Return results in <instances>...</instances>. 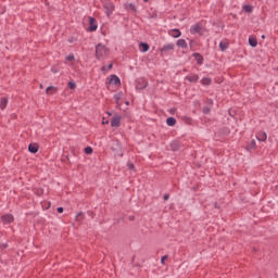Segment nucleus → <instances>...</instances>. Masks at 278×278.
Listing matches in <instances>:
<instances>
[{
	"label": "nucleus",
	"instance_id": "obj_1",
	"mask_svg": "<svg viewBox=\"0 0 278 278\" xmlns=\"http://www.w3.org/2000/svg\"><path fill=\"white\" fill-rule=\"evenodd\" d=\"M111 151H113L114 157H123V151H125V146L123 144V142H121V140H113L111 144Z\"/></svg>",
	"mask_w": 278,
	"mask_h": 278
},
{
	"label": "nucleus",
	"instance_id": "obj_2",
	"mask_svg": "<svg viewBox=\"0 0 278 278\" xmlns=\"http://www.w3.org/2000/svg\"><path fill=\"white\" fill-rule=\"evenodd\" d=\"M108 55V48L103 46L102 43H98L96 46V58L97 60H102V58H105Z\"/></svg>",
	"mask_w": 278,
	"mask_h": 278
},
{
	"label": "nucleus",
	"instance_id": "obj_3",
	"mask_svg": "<svg viewBox=\"0 0 278 278\" xmlns=\"http://www.w3.org/2000/svg\"><path fill=\"white\" fill-rule=\"evenodd\" d=\"M103 9L105 10V14L106 16H112L113 12H114V3H112V1L108 0L103 3Z\"/></svg>",
	"mask_w": 278,
	"mask_h": 278
},
{
	"label": "nucleus",
	"instance_id": "obj_4",
	"mask_svg": "<svg viewBox=\"0 0 278 278\" xmlns=\"http://www.w3.org/2000/svg\"><path fill=\"white\" fill-rule=\"evenodd\" d=\"M147 86H149V81H147V79H144V78H139L137 80L136 89L144 90V88H147Z\"/></svg>",
	"mask_w": 278,
	"mask_h": 278
},
{
	"label": "nucleus",
	"instance_id": "obj_5",
	"mask_svg": "<svg viewBox=\"0 0 278 278\" xmlns=\"http://www.w3.org/2000/svg\"><path fill=\"white\" fill-rule=\"evenodd\" d=\"M169 151H179L181 149V142L179 140H173L169 142V148H167Z\"/></svg>",
	"mask_w": 278,
	"mask_h": 278
},
{
	"label": "nucleus",
	"instance_id": "obj_6",
	"mask_svg": "<svg viewBox=\"0 0 278 278\" xmlns=\"http://www.w3.org/2000/svg\"><path fill=\"white\" fill-rule=\"evenodd\" d=\"M38 151H40V144L36 142H31L28 144V152L36 154Z\"/></svg>",
	"mask_w": 278,
	"mask_h": 278
},
{
	"label": "nucleus",
	"instance_id": "obj_7",
	"mask_svg": "<svg viewBox=\"0 0 278 278\" xmlns=\"http://www.w3.org/2000/svg\"><path fill=\"white\" fill-rule=\"evenodd\" d=\"M1 222L7 223L8 225H10V223H14V215L4 214V215L1 216Z\"/></svg>",
	"mask_w": 278,
	"mask_h": 278
},
{
	"label": "nucleus",
	"instance_id": "obj_8",
	"mask_svg": "<svg viewBox=\"0 0 278 278\" xmlns=\"http://www.w3.org/2000/svg\"><path fill=\"white\" fill-rule=\"evenodd\" d=\"M97 20H94V17H89V31H97Z\"/></svg>",
	"mask_w": 278,
	"mask_h": 278
},
{
	"label": "nucleus",
	"instance_id": "obj_9",
	"mask_svg": "<svg viewBox=\"0 0 278 278\" xmlns=\"http://www.w3.org/2000/svg\"><path fill=\"white\" fill-rule=\"evenodd\" d=\"M175 49V43H167L161 48V53H168Z\"/></svg>",
	"mask_w": 278,
	"mask_h": 278
},
{
	"label": "nucleus",
	"instance_id": "obj_10",
	"mask_svg": "<svg viewBox=\"0 0 278 278\" xmlns=\"http://www.w3.org/2000/svg\"><path fill=\"white\" fill-rule=\"evenodd\" d=\"M109 84H113L114 86H121V78L116 76V74L111 75V79Z\"/></svg>",
	"mask_w": 278,
	"mask_h": 278
},
{
	"label": "nucleus",
	"instance_id": "obj_11",
	"mask_svg": "<svg viewBox=\"0 0 278 278\" xmlns=\"http://www.w3.org/2000/svg\"><path fill=\"white\" fill-rule=\"evenodd\" d=\"M111 127H121V116L115 115L111 121Z\"/></svg>",
	"mask_w": 278,
	"mask_h": 278
},
{
	"label": "nucleus",
	"instance_id": "obj_12",
	"mask_svg": "<svg viewBox=\"0 0 278 278\" xmlns=\"http://www.w3.org/2000/svg\"><path fill=\"white\" fill-rule=\"evenodd\" d=\"M185 79H187V81H190V84H197L199 81V75L193 74L191 76L185 77Z\"/></svg>",
	"mask_w": 278,
	"mask_h": 278
},
{
	"label": "nucleus",
	"instance_id": "obj_13",
	"mask_svg": "<svg viewBox=\"0 0 278 278\" xmlns=\"http://www.w3.org/2000/svg\"><path fill=\"white\" fill-rule=\"evenodd\" d=\"M169 36H172V38H179L181 36V30L174 28L169 30Z\"/></svg>",
	"mask_w": 278,
	"mask_h": 278
},
{
	"label": "nucleus",
	"instance_id": "obj_14",
	"mask_svg": "<svg viewBox=\"0 0 278 278\" xmlns=\"http://www.w3.org/2000/svg\"><path fill=\"white\" fill-rule=\"evenodd\" d=\"M193 58L197 62V64H199V66H201V64H203V55H201V53H193Z\"/></svg>",
	"mask_w": 278,
	"mask_h": 278
},
{
	"label": "nucleus",
	"instance_id": "obj_15",
	"mask_svg": "<svg viewBox=\"0 0 278 278\" xmlns=\"http://www.w3.org/2000/svg\"><path fill=\"white\" fill-rule=\"evenodd\" d=\"M125 10H128L130 12H137L138 9L136 8V4L134 3H125L124 4Z\"/></svg>",
	"mask_w": 278,
	"mask_h": 278
},
{
	"label": "nucleus",
	"instance_id": "obj_16",
	"mask_svg": "<svg viewBox=\"0 0 278 278\" xmlns=\"http://www.w3.org/2000/svg\"><path fill=\"white\" fill-rule=\"evenodd\" d=\"M201 33V25L194 24L190 28V34H200Z\"/></svg>",
	"mask_w": 278,
	"mask_h": 278
},
{
	"label": "nucleus",
	"instance_id": "obj_17",
	"mask_svg": "<svg viewBox=\"0 0 278 278\" xmlns=\"http://www.w3.org/2000/svg\"><path fill=\"white\" fill-rule=\"evenodd\" d=\"M176 45L177 47H180V49H188V42H186V39H178Z\"/></svg>",
	"mask_w": 278,
	"mask_h": 278
},
{
	"label": "nucleus",
	"instance_id": "obj_18",
	"mask_svg": "<svg viewBox=\"0 0 278 278\" xmlns=\"http://www.w3.org/2000/svg\"><path fill=\"white\" fill-rule=\"evenodd\" d=\"M139 50L141 51V53H147V51H149V43L140 42L139 43Z\"/></svg>",
	"mask_w": 278,
	"mask_h": 278
},
{
	"label": "nucleus",
	"instance_id": "obj_19",
	"mask_svg": "<svg viewBox=\"0 0 278 278\" xmlns=\"http://www.w3.org/2000/svg\"><path fill=\"white\" fill-rule=\"evenodd\" d=\"M58 93V88L54 87V86H49L47 89H46V94H55Z\"/></svg>",
	"mask_w": 278,
	"mask_h": 278
},
{
	"label": "nucleus",
	"instance_id": "obj_20",
	"mask_svg": "<svg viewBox=\"0 0 278 278\" xmlns=\"http://www.w3.org/2000/svg\"><path fill=\"white\" fill-rule=\"evenodd\" d=\"M114 99H115V101H116L117 108H121V99H123V92L121 91V92H118V93H115V94H114Z\"/></svg>",
	"mask_w": 278,
	"mask_h": 278
},
{
	"label": "nucleus",
	"instance_id": "obj_21",
	"mask_svg": "<svg viewBox=\"0 0 278 278\" xmlns=\"http://www.w3.org/2000/svg\"><path fill=\"white\" fill-rule=\"evenodd\" d=\"M8 98L3 97L0 99V110H5L8 108Z\"/></svg>",
	"mask_w": 278,
	"mask_h": 278
},
{
	"label": "nucleus",
	"instance_id": "obj_22",
	"mask_svg": "<svg viewBox=\"0 0 278 278\" xmlns=\"http://www.w3.org/2000/svg\"><path fill=\"white\" fill-rule=\"evenodd\" d=\"M166 123H167L168 127H175V125H177V119H175V117H168L166 119Z\"/></svg>",
	"mask_w": 278,
	"mask_h": 278
},
{
	"label": "nucleus",
	"instance_id": "obj_23",
	"mask_svg": "<svg viewBox=\"0 0 278 278\" xmlns=\"http://www.w3.org/2000/svg\"><path fill=\"white\" fill-rule=\"evenodd\" d=\"M256 143H255V140H252L251 142H250V144H248V146H245V149H247V151H253V150H255L256 149Z\"/></svg>",
	"mask_w": 278,
	"mask_h": 278
},
{
	"label": "nucleus",
	"instance_id": "obj_24",
	"mask_svg": "<svg viewBox=\"0 0 278 278\" xmlns=\"http://www.w3.org/2000/svg\"><path fill=\"white\" fill-rule=\"evenodd\" d=\"M219 48H220V51H227V49H229V43L220 41Z\"/></svg>",
	"mask_w": 278,
	"mask_h": 278
},
{
	"label": "nucleus",
	"instance_id": "obj_25",
	"mask_svg": "<svg viewBox=\"0 0 278 278\" xmlns=\"http://www.w3.org/2000/svg\"><path fill=\"white\" fill-rule=\"evenodd\" d=\"M201 84H202V86H210L212 84V79L204 77L201 79Z\"/></svg>",
	"mask_w": 278,
	"mask_h": 278
},
{
	"label": "nucleus",
	"instance_id": "obj_26",
	"mask_svg": "<svg viewBox=\"0 0 278 278\" xmlns=\"http://www.w3.org/2000/svg\"><path fill=\"white\" fill-rule=\"evenodd\" d=\"M266 138H268V137H267L266 132H264V131H261L256 135L257 140H266Z\"/></svg>",
	"mask_w": 278,
	"mask_h": 278
},
{
	"label": "nucleus",
	"instance_id": "obj_27",
	"mask_svg": "<svg viewBox=\"0 0 278 278\" xmlns=\"http://www.w3.org/2000/svg\"><path fill=\"white\" fill-rule=\"evenodd\" d=\"M93 151H94V150H93L92 147H90V146H88V147H86V148L84 149L85 155H92Z\"/></svg>",
	"mask_w": 278,
	"mask_h": 278
},
{
	"label": "nucleus",
	"instance_id": "obj_28",
	"mask_svg": "<svg viewBox=\"0 0 278 278\" xmlns=\"http://www.w3.org/2000/svg\"><path fill=\"white\" fill-rule=\"evenodd\" d=\"M249 45H250V47H257V39L253 38V37H250L249 38Z\"/></svg>",
	"mask_w": 278,
	"mask_h": 278
},
{
	"label": "nucleus",
	"instance_id": "obj_29",
	"mask_svg": "<svg viewBox=\"0 0 278 278\" xmlns=\"http://www.w3.org/2000/svg\"><path fill=\"white\" fill-rule=\"evenodd\" d=\"M244 12H248V14H251V12H253V7H251L250 4H245L243 7Z\"/></svg>",
	"mask_w": 278,
	"mask_h": 278
},
{
	"label": "nucleus",
	"instance_id": "obj_30",
	"mask_svg": "<svg viewBox=\"0 0 278 278\" xmlns=\"http://www.w3.org/2000/svg\"><path fill=\"white\" fill-rule=\"evenodd\" d=\"M127 168H128V170H132V173H136V165H134V163L128 162L127 163Z\"/></svg>",
	"mask_w": 278,
	"mask_h": 278
},
{
	"label": "nucleus",
	"instance_id": "obj_31",
	"mask_svg": "<svg viewBox=\"0 0 278 278\" xmlns=\"http://www.w3.org/2000/svg\"><path fill=\"white\" fill-rule=\"evenodd\" d=\"M76 220H77V223H81V220H84V212H79L76 215Z\"/></svg>",
	"mask_w": 278,
	"mask_h": 278
},
{
	"label": "nucleus",
	"instance_id": "obj_32",
	"mask_svg": "<svg viewBox=\"0 0 278 278\" xmlns=\"http://www.w3.org/2000/svg\"><path fill=\"white\" fill-rule=\"evenodd\" d=\"M68 88H70L71 90H75V88H77V84H75V81H70V83H68Z\"/></svg>",
	"mask_w": 278,
	"mask_h": 278
},
{
	"label": "nucleus",
	"instance_id": "obj_33",
	"mask_svg": "<svg viewBox=\"0 0 278 278\" xmlns=\"http://www.w3.org/2000/svg\"><path fill=\"white\" fill-rule=\"evenodd\" d=\"M202 112L203 114H210V112H212V109L210 106H204Z\"/></svg>",
	"mask_w": 278,
	"mask_h": 278
},
{
	"label": "nucleus",
	"instance_id": "obj_34",
	"mask_svg": "<svg viewBox=\"0 0 278 278\" xmlns=\"http://www.w3.org/2000/svg\"><path fill=\"white\" fill-rule=\"evenodd\" d=\"M65 60H67V62H73V60H75V55L74 54H68Z\"/></svg>",
	"mask_w": 278,
	"mask_h": 278
},
{
	"label": "nucleus",
	"instance_id": "obj_35",
	"mask_svg": "<svg viewBox=\"0 0 278 278\" xmlns=\"http://www.w3.org/2000/svg\"><path fill=\"white\" fill-rule=\"evenodd\" d=\"M166 260H168V255H164L161 257V264H165Z\"/></svg>",
	"mask_w": 278,
	"mask_h": 278
},
{
	"label": "nucleus",
	"instance_id": "obj_36",
	"mask_svg": "<svg viewBox=\"0 0 278 278\" xmlns=\"http://www.w3.org/2000/svg\"><path fill=\"white\" fill-rule=\"evenodd\" d=\"M58 214H63L64 213V207L60 206L56 208Z\"/></svg>",
	"mask_w": 278,
	"mask_h": 278
},
{
	"label": "nucleus",
	"instance_id": "obj_37",
	"mask_svg": "<svg viewBox=\"0 0 278 278\" xmlns=\"http://www.w3.org/2000/svg\"><path fill=\"white\" fill-rule=\"evenodd\" d=\"M163 199H164V201H168V199H170V194L165 193V194L163 195Z\"/></svg>",
	"mask_w": 278,
	"mask_h": 278
},
{
	"label": "nucleus",
	"instance_id": "obj_38",
	"mask_svg": "<svg viewBox=\"0 0 278 278\" xmlns=\"http://www.w3.org/2000/svg\"><path fill=\"white\" fill-rule=\"evenodd\" d=\"M3 249H8V243L0 244V250L3 251Z\"/></svg>",
	"mask_w": 278,
	"mask_h": 278
},
{
	"label": "nucleus",
	"instance_id": "obj_39",
	"mask_svg": "<svg viewBox=\"0 0 278 278\" xmlns=\"http://www.w3.org/2000/svg\"><path fill=\"white\" fill-rule=\"evenodd\" d=\"M175 112H177V109H175V108L169 110V114H175Z\"/></svg>",
	"mask_w": 278,
	"mask_h": 278
},
{
	"label": "nucleus",
	"instance_id": "obj_40",
	"mask_svg": "<svg viewBox=\"0 0 278 278\" xmlns=\"http://www.w3.org/2000/svg\"><path fill=\"white\" fill-rule=\"evenodd\" d=\"M214 207H215L216 210H220V206H218V202H215V203H214Z\"/></svg>",
	"mask_w": 278,
	"mask_h": 278
},
{
	"label": "nucleus",
	"instance_id": "obj_41",
	"mask_svg": "<svg viewBox=\"0 0 278 278\" xmlns=\"http://www.w3.org/2000/svg\"><path fill=\"white\" fill-rule=\"evenodd\" d=\"M128 220H136V216L130 215V216L128 217Z\"/></svg>",
	"mask_w": 278,
	"mask_h": 278
},
{
	"label": "nucleus",
	"instance_id": "obj_42",
	"mask_svg": "<svg viewBox=\"0 0 278 278\" xmlns=\"http://www.w3.org/2000/svg\"><path fill=\"white\" fill-rule=\"evenodd\" d=\"M113 66H114V64L110 63L109 66H108V70L112 71Z\"/></svg>",
	"mask_w": 278,
	"mask_h": 278
},
{
	"label": "nucleus",
	"instance_id": "obj_43",
	"mask_svg": "<svg viewBox=\"0 0 278 278\" xmlns=\"http://www.w3.org/2000/svg\"><path fill=\"white\" fill-rule=\"evenodd\" d=\"M101 71H102V73H105V71H106V70H105V66H102V67H101Z\"/></svg>",
	"mask_w": 278,
	"mask_h": 278
},
{
	"label": "nucleus",
	"instance_id": "obj_44",
	"mask_svg": "<svg viewBox=\"0 0 278 278\" xmlns=\"http://www.w3.org/2000/svg\"><path fill=\"white\" fill-rule=\"evenodd\" d=\"M108 123H110L109 121H103L102 124L103 125H108Z\"/></svg>",
	"mask_w": 278,
	"mask_h": 278
},
{
	"label": "nucleus",
	"instance_id": "obj_45",
	"mask_svg": "<svg viewBox=\"0 0 278 278\" xmlns=\"http://www.w3.org/2000/svg\"><path fill=\"white\" fill-rule=\"evenodd\" d=\"M51 71H52V73H58L56 68H52Z\"/></svg>",
	"mask_w": 278,
	"mask_h": 278
},
{
	"label": "nucleus",
	"instance_id": "obj_46",
	"mask_svg": "<svg viewBox=\"0 0 278 278\" xmlns=\"http://www.w3.org/2000/svg\"><path fill=\"white\" fill-rule=\"evenodd\" d=\"M264 38H266V36L265 35H262V39L264 40Z\"/></svg>",
	"mask_w": 278,
	"mask_h": 278
},
{
	"label": "nucleus",
	"instance_id": "obj_47",
	"mask_svg": "<svg viewBox=\"0 0 278 278\" xmlns=\"http://www.w3.org/2000/svg\"><path fill=\"white\" fill-rule=\"evenodd\" d=\"M126 105H129V101H126Z\"/></svg>",
	"mask_w": 278,
	"mask_h": 278
},
{
	"label": "nucleus",
	"instance_id": "obj_48",
	"mask_svg": "<svg viewBox=\"0 0 278 278\" xmlns=\"http://www.w3.org/2000/svg\"><path fill=\"white\" fill-rule=\"evenodd\" d=\"M143 1H144V3L149 2V0H143Z\"/></svg>",
	"mask_w": 278,
	"mask_h": 278
},
{
	"label": "nucleus",
	"instance_id": "obj_49",
	"mask_svg": "<svg viewBox=\"0 0 278 278\" xmlns=\"http://www.w3.org/2000/svg\"><path fill=\"white\" fill-rule=\"evenodd\" d=\"M134 260H136V256H132V262H134Z\"/></svg>",
	"mask_w": 278,
	"mask_h": 278
},
{
	"label": "nucleus",
	"instance_id": "obj_50",
	"mask_svg": "<svg viewBox=\"0 0 278 278\" xmlns=\"http://www.w3.org/2000/svg\"><path fill=\"white\" fill-rule=\"evenodd\" d=\"M208 103H212V100H210V102Z\"/></svg>",
	"mask_w": 278,
	"mask_h": 278
},
{
	"label": "nucleus",
	"instance_id": "obj_51",
	"mask_svg": "<svg viewBox=\"0 0 278 278\" xmlns=\"http://www.w3.org/2000/svg\"><path fill=\"white\" fill-rule=\"evenodd\" d=\"M40 88H42V85H40Z\"/></svg>",
	"mask_w": 278,
	"mask_h": 278
}]
</instances>
